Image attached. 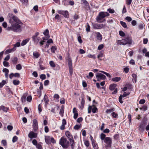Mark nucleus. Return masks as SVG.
Masks as SVG:
<instances>
[{
	"label": "nucleus",
	"mask_w": 149,
	"mask_h": 149,
	"mask_svg": "<svg viewBox=\"0 0 149 149\" xmlns=\"http://www.w3.org/2000/svg\"><path fill=\"white\" fill-rule=\"evenodd\" d=\"M8 17L9 22L11 24H13V31L16 32H21L22 29L19 24H23V23L13 14L8 13Z\"/></svg>",
	"instance_id": "f257e3e1"
},
{
	"label": "nucleus",
	"mask_w": 149,
	"mask_h": 149,
	"mask_svg": "<svg viewBox=\"0 0 149 149\" xmlns=\"http://www.w3.org/2000/svg\"><path fill=\"white\" fill-rule=\"evenodd\" d=\"M109 15V14L108 12H101L99 13L96 19L97 22L102 23L106 21V19L104 18Z\"/></svg>",
	"instance_id": "f03ea898"
},
{
	"label": "nucleus",
	"mask_w": 149,
	"mask_h": 149,
	"mask_svg": "<svg viewBox=\"0 0 149 149\" xmlns=\"http://www.w3.org/2000/svg\"><path fill=\"white\" fill-rule=\"evenodd\" d=\"M59 143L64 149L68 148L70 146L69 142L66 138L63 137H61L60 139Z\"/></svg>",
	"instance_id": "7ed1b4c3"
},
{
	"label": "nucleus",
	"mask_w": 149,
	"mask_h": 149,
	"mask_svg": "<svg viewBox=\"0 0 149 149\" xmlns=\"http://www.w3.org/2000/svg\"><path fill=\"white\" fill-rule=\"evenodd\" d=\"M146 120L143 119L141 122L140 124L138 127L139 131L143 132L145 130V127L147 125V122Z\"/></svg>",
	"instance_id": "20e7f679"
},
{
	"label": "nucleus",
	"mask_w": 149,
	"mask_h": 149,
	"mask_svg": "<svg viewBox=\"0 0 149 149\" xmlns=\"http://www.w3.org/2000/svg\"><path fill=\"white\" fill-rule=\"evenodd\" d=\"M123 42V45L128 44L131 45L132 44V38L131 36L129 35H126L124 39H122Z\"/></svg>",
	"instance_id": "39448f33"
},
{
	"label": "nucleus",
	"mask_w": 149,
	"mask_h": 149,
	"mask_svg": "<svg viewBox=\"0 0 149 149\" xmlns=\"http://www.w3.org/2000/svg\"><path fill=\"white\" fill-rule=\"evenodd\" d=\"M68 65L69 68L70 74V76H72L73 74L72 61L70 55H68Z\"/></svg>",
	"instance_id": "423d86ee"
},
{
	"label": "nucleus",
	"mask_w": 149,
	"mask_h": 149,
	"mask_svg": "<svg viewBox=\"0 0 149 149\" xmlns=\"http://www.w3.org/2000/svg\"><path fill=\"white\" fill-rule=\"evenodd\" d=\"M88 113H90L91 112L93 113H95L98 111V109L95 106L93 105L92 106H89L88 107Z\"/></svg>",
	"instance_id": "0eeeda50"
},
{
	"label": "nucleus",
	"mask_w": 149,
	"mask_h": 149,
	"mask_svg": "<svg viewBox=\"0 0 149 149\" xmlns=\"http://www.w3.org/2000/svg\"><path fill=\"white\" fill-rule=\"evenodd\" d=\"M104 141L106 144V148H109L111 147L112 143V140L110 137H106L105 139H104Z\"/></svg>",
	"instance_id": "6e6552de"
},
{
	"label": "nucleus",
	"mask_w": 149,
	"mask_h": 149,
	"mask_svg": "<svg viewBox=\"0 0 149 149\" xmlns=\"http://www.w3.org/2000/svg\"><path fill=\"white\" fill-rule=\"evenodd\" d=\"M92 25L93 29H100L105 26V25L103 24H99L93 23H92Z\"/></svg>",
	"instance_id": "1a4fd4ad"
},
{
	"label": "nucleus",
	"mask_w": 149,
	"mask_h": 149,
	"mask_svg": "<svg viewBox=\"0 0 149 149\" xmlns=\"http://www.w3.org/2000/svg\"><path fill=\"white\" fill-rule=\"evenodd\" d=\"M32 127L34 132L37 131L38 128V123L36 119H34L33 121Z\"/></svg>",
	"instance_id": "9d476101"
},
{
	"label": "nucleus",
	"mask_w": 149,
	"mask_h": 149,
	"mask_svg": "<svg viewBox=\"0 0 149 149\" xmlns=\"http://www.w3.org/2000/svg\"><path fill=\"white\" fill-rule=\"evenodd\" d=\"M58 12L59 14L63 15L65 18H68L69 17V13L67 10H59L58 11Z\"/></svg>",
	"instance_id": "9b49d317"
},
{
	"label": "nucleus",
	"mask_w": 149,
	"mask_h": 149,
	"mask_svg": "<svg viewBox=\"0 0 149 149\" xmlns=\"http://www.w3.org/2000/svg\"><path fill=\"white\" fill-rule=\"evenodd\" d=\"M28 137L31 139L36 138L37 137V134L33 131H31L29 134Z\"/></svg>",
	"instance_id": "f8f14e48"
},
{
	"label": "nucleus",
	"mask_w": 149,
	"mask_h": 149,
	"mask_svg": "<svg viewBox=\"0 0 149 149\" xmlns=\"http://www.w3.org/2000/svg\"><path fill=\"white\" fill-rule=\"evenodd\" d=\"M96 77V78H99L102 80H104L106 78L105 75L100 73H97Z\"/></svg>",
	"instance_id": "ddd939ff"
},
{
	"label": "nucleus",
	"mask_w": 149,
	"mask_h": 149,
	"mask_svg": "<svg viewBox=\"0 0 149 149\" xmlns=\"http://www.w3.org/2000/svg\"><path fill=\"white\" fill-rule=\"evenodd\" d=\"M85 104V100L84 96L83 95V96H81V105L80 107V108L82 110L84 108Z\"/></svg>",
	"instance_id": "4468645a"
},
{
	"label": "nucleus",
	"mask_w": 149,
	"mask_h": 149,
	"mask_svg": "<svg viewBox=\"0 0 149 149\" xmlns=\"http://www.w3.org/2000/svg\"><path fill=\"white\" fill-rule=\"evenodd\" d=\"M33 58L34 59L37 58L40 56V54L37 52H34L33 53Z\"/></svg>",
	"instance_id": "2eb2a0df"
},
{
	"label": "nucleus",
	"mask_w": 149,
	"mask_h": 149,
	"mask_svg": "<svg viewBox=\"0 0 149 149\" xmlns=\"http://www.w3.org/2000/svg\"><path fill=\"white\" fill-rule=\"evenodd\" d=\"M64 111V106L62 105L61 107L60 111L59 112V114L61 117L63 116V114Z\"/></svg>",
	"instance_id": "dca6fc26"
},
{
	"label": "nucleus",
	"mask_w": 149,
	"mask_h": 149,
	"mask_svg": "<svg viewBox=\"0 0 149 149\" xmlns=\"http://www.w3.org/2000/svg\"><path fill=\"white\" fill-rule=\"evenodd\" d=\"M95 33L97 35V38L98 40H102V36L99 32H95Z\"/></svg>",
	"instance_id": "f3484780"
},
{
	"label": "nucleus",
	"mask_w": 149,
	"mask_h": 149,
	"mask_svg": "<svg viewBox=\"0 0 149 149\" xmlns=\"http://www.w3.org/2000/svg\"><path fill=\"white\" fill-rule=\"evenodd\" d=\"M117 85L116 84H111L109 85V89L111 91H113L115 89Z\"/></svg>",
	"instance_id": "a211bd4d"
},
{
	"label": "nucleus",
	"mask_w": 149,
	"mask_h": 149,
	"mask_svg": "<svg viewBox=\"0 0 149 149\" xmlns=\"http://www.w3.org/2000/svg\"><path fill=\"white\" fill-rule=\"evenodd\" d=\"M16 50V48L13 47L10 49H7L5 52V54H6L10 53L15 51Z\"/></svg>",
	"instance_id": "6ab92c4d"
},
{
	"label": "nucleus",
	"mask_w": 149,
	"mask_h": 149,
	"mask_svg": "<svg viewBox=\"0 0 149 149\" xmlns=\"http://www.w3.org/2000/svg\"><path fill=\"white\" fill-rule=\"evenodd\" d=\"M66 136L69 139H73L72 136L71 134L70 133L69 131H67L65 132Z\"/></svg>",
	"instance_id": "aec40b11"
},
{
	"label": "nucleus",
	"mask_w": 149,
	"mask_h": 149,
	"mask_svg": "<svg viewBox=\"0 0 149 149\" xmlns=\"http://www.w3.org/2000/svg\"><path fill=\"white\" fill-rule=\"evenodd\" d=\"M45 141L46 143L47 144L49 145L51 144V142L50 141V138L49 136H45Z\"/></svg>",
	"instance_id": "412c9836"
},
{
	"label": "nucleus",
	"mask_w": 149,
	"mask_h": 149,
	"mask_svg": "<svg viewBox=\"0 0 149 149\" xmlns=\"http://www.w3.org/2000/svg\"><path fill=\"white\" fill-rule=\"evenodd\" d=\"M11 60L13 64L15 65L17 63L18 59L17 57H14L12 58Z\"/></svg>",
	"instance_id": "4be33fe9"
},
{
	"label": "nucleus",
	"mask_w": 149,
	"mask_h": 149,
	"mask_svg": "<svg viewBox=\"0 0 149 149\" xmlns=\"http://www.w3.org/2000/svg\"><path fill=\"white\" fill-rule=\"evenodd\" d=\"M43 34L45 36L48 37V38H49V32L48 29H46L43 32Z\"/></svg>",
	"instance_id": "5701e85b"
},
{
	"label": "nucleus",
	"mask_w": 149,
	"mask_h": 149,
	"mask_svg": "<svg viewBox=\"0 0 149 149\" xmlns=\"http://www.w3.org/2000/svg\"><path fill=\"white\" fill-rule=\"evenodd\" d=\"M121 79V77H116L113 78L112 79V80L114 82H118Z\"/></svg>",
	"instance_id": "b1692460"
},
{
	"label": "nucleus",
	"mask_w": 149,
	"mask_h": 149,
	"mask_svg": "<svg viewBox=\"0 0 149 149\" xmlns=\"http://www.w3.org/2000/svg\"><path fill=\"white\" fill-rule=\"evenodd\" d=\"M126 87H125L123 88H122V89L123 91L125 92L126 91L127 89V87L128 88L131 87V85L130 84H126Z\"/></svg>",
	"instance_id": "393cba45"
},
{
	"label": "nucleus",
	"mask_w": 149,
	"mask_h": 149,
	"mask_svg": "<svg viewBox=\"0 0 149 149\" xmlns=\"http://www.w3.org/2000/svg\"><path fill=\"white\" fill-rule=\"evenodd\" d=\"M115 110V109L114 108H112L109 109H107L106 110L105 112L107 113H110L112 112H113V111Z\"/></svg>",
	"instance_id": "a878e982"
},
{
	"label": "nucleus",
	"mask_w": 149,
	"mask_h": 149,
	"mask_svg": "<svg viewBox=\"0 0 149 149\" xmlns=\"http://www.w3.org/2000/svg\"><path fill=\"white\" fill-rule=\"evenodd\" d=\"M50 49L51 52L54 53H55V51L57 49V47L56 46H53L51 47Z\"/></svg>",
	"instance_id": "bb28decb"
},
{
	"label": "nucleus",
	"mask_w": 149,
	"mask_h": 149,
	"mask_svg": "<svg viewBox=\"0 0 149 149\" xmlns=\"http://www.w3.org/2000/svg\"><path fill=\"white\" fill-rule=\"evenodd\" d=\"M43 100L45 104H47L49 102V99H48V97L46 95H45L44 96Z\"/></svg>",
	"instance_id": "cd10ccee"
},
{
	"label": "nucleus",
	"mask_w": 149,
	"mask_h": 149,
	"mask_svg": "<svg viewBox=\"0 0 149 149\" xmlns=\"http://www.w3.org/2000/svg\"><path fill=\"white\" fill-rule=\"evenodd\" d=\"M69 140L70 141L71 143L72 142L71 144V146L72 149H74V141L73 139H69Z\"/></svg>",
	"instance_id": "c85d7f7f"
},
{
	"label": "nucleus",
	"mask_w": 149,
	"mask_h": 149,
	"mask_svg": "<svg viewBox=\"0 0 149 149\" xmlns=\"http://www.w3.org/2000/svg\"><path fill=\"white\" fill-rule=\"evenodd\" d=\"M29 41V39H26L25 40H23L22 43H21V45L22 46H24Z\"/></svg>",
	"instance_id": "c756f323"
},
{
	"label": "nucleus",
	"mask_w": 149,
	"mask_h": 149,
	"mask_svg": "<svg viewBox=\"0 0 149 149\" xmlns=\"http://www.w3.org/2000/svg\"><path fill=\"white\" fill-rule=\"evenodd\" d=\"M144 25V23L143 22H142L141 23L139 24L138 25L139 28L141 30L143 29Z\"/></svg>",
	"instance_id": "7c9ffc66"
},
{
	"label": "nucleus",
	"mask_w": 149,
	"mask_h": 149,
	"mask_svg": "<svg viewBox=\"0 0 149 149\" xmlns=\"http://www.w3.org/2000/svg\"><path fill=\"white\" fill-rule=\"evenodd\" d=\"M106 135L103 133H101L100 135V139L102 140H104L106 138Z\"/></svg>",
	"instance_id": "2f4dec72"
},
{
	"label": "nucleus",
	"mask_w": 149,
	"mask_h": 149,
	"mask_svg": "<svg viewBox=\"0 0 149 149\" xmlns=\"http://www.w3.org/2000/svg\"><path fill=\"white\" fill-rule=\"evenodd\" d=\"M113 118H117L118 117V114L115 112H113L111 114Z\"/></svg>",
	"instance_id": "473e14b6"
},
{
	"label": "nucleus",
	"mask_w": 149,
	"mask_h": 149,
	"mask_svg": "<svg viewBox=\"0 0 149 149\" xmlns=\"http://www.w3.org/2000/svg\"><path fill=\"white\" fill-rule=\"evenodd\" d=\"M33 40L35 42L38 43L39 42L40 38L39 37H35L34 39H33V37H32Z\"/></svg>",
	"instance_id": "72a5a7b5"
},
{
	"label": "nucleus",
	"mask_w": 149,
	"mask_h": 149,
	"mask_svg": "<svg viewBox=\"0 0 149 149\" xmlns=\"http://www.w3.org/2000/svg\"><path fill=\"white\" fill-rule=\"evenodd\" d=\"M120 23L121 25L125 28H126L127 27V25L125 22L123 21H120Z\"/></svg>",
	"instance_id": "f704fd0d"
},
{
	"label": "nucleus",
	"mask_w": 149,
	"mask_h": 149,
	"mask_svg": "<svg viewBox=\"0 0 149 149\" xmlns=\"http://www.w3.org/2000/svg\"><path fill=\"white\" fill-rule=\"evenodd\" d=\"M13 83L15 85H17L20 84V81L19 80H14L13 81Z\"/></svg>",
	"instance_id": "c9c22d12"
},
{
	"label": "nucleus",
	"mask_w": 149,
	"mask_h": 149,
	"mask_svg": "<svg viewBox=\"0 0 149 149\" xmlns=\"http://www.w3.org/2000/svg\"><path fill=\"white\" fill-rule=\"evenodd\" d=\"M6 83L5 80H2L1 82L0 83V88H2L3 86Z\"/></svg>",
	"instance_id": "e433bc0d"
},
{
	"label": "nucleus",
	"mask_w": 149,
	"mask_h": 149,
	"mask_svg": "<svg viewBox=\"0 0 149 149\" xmlns=\"http://www.w3.org/2000/svg\"><path fill=\"white\" fill-rule=\"evenodd\" d=\"M80 17L76 13H75L73 16V19L74 20H77L78 19H79Z\"/></svg>",
	"instance_id": "4c0bfd02"
},
{
	"label": "nucleus",
	"mask_w": 149,
	"mask_h": 149,
	"mask_svg": "<svg viewBox=\"0 0 149 149\" xmlns=\"http://www.w3.org/2000/svg\"><path fill=\"white\" fill-rule=\"evenodd\" d=\"M87 57H88L89 58H92L93 59H95L96 58V57L95 54H88L87 55Z\"/></svg>",
	"instance_id": "58836bf2"
},
{
	"label": "nucleus",
	"mask_w": 149,
	"mask_h": 149,
	"mask_svg": "<svg viewBox=\"0 0 149 149\" xmlns=\"http://www.w3.org/2000/svg\"><path fill=\"white\" fill-rule=\"evenodd\" d=\"M20 1L23 4L27 5L28 3V0H20Z\"/></svg>",
	"instance_id": "ea45409f"
},
{
	"label": "nucleus",
	"mask_w": 149,
	"mask_h": 149,
	"mask_svg": "<svg viewBox=\"0 0 149 149\" xmlns=\"http://www.w3.org/2000/svg\"><path fill=\"white\" fill-rule=\"evenodd\" d=\"M81 2L84 3L86 6H89V3L86 0H81Z\"/></svg>",
	"instance_id": "a19ab883"
},
{
	"label": "nucleus",
	"mask_w": 149,
	"mask_h": 149,
	"mask_svg": "<svg viewBox=\"0 0 149 149\" xmlns=\"http://www.w3.org/2000/svg\"><path fill=\"white\" fill-rule=\"evenodd\" d=\"M122 41V40H117L116 43L117 45H123V42Z\"/></svg>",
	"instance_id": "79ce46f5"
},
{
	"label": "nucleus",
	"mask_w": 149,
	"mask_h": 149,
	"mask_svg": "<svg viewBox=\"0 0 149 149\" xmlns=\"http://www.w3.org/2000/svg\"><path fill=\"white\" fill-rule=\"evenodd\" d=\"M86 24L87 26L86 28V31L88 32H89L90 31V26L88 23H87Z\"/></svg>",
	"instance_id": "37998d69"
},
{
	"label": "nucleus",
	"mask_w": 149,
	"mask_h": 149,
	"mask_svg": "<svg viewBox=\"0 0 149 149\" xmlns=\"http://www.w3.org/2000/svg\"><path fill=\"white\" fill-rule=\"evenodd\" d=\"M16 69L18 70H20L22 69V67L20 64H18L16 65Z\"/></svg>",
	"instance_id": "c03bdc74"
},
{
	"label": "nucleus",
	"mask_w": 149,
	"mask_h": 149,
	"mask_svg": "<svg viewBox=\"0 0 149 149\" xmlns=\"http://www.w3.org/2000/svg\"><path fill=\"white\" fill-rule=\"evenodd\" d=\"M40 77L42 80H44L46 78V75L44 74H41L40 75Z\"/></svg>",
	"instance_id": "a18cd8bd"
},
{
	"label": "nucleus",
	"mask_w": 149,
	"mask_h": 149,
	"mask_svg": "<svg viewBox=\"0 0 149 149\" xmlns=\"http://www.w3.org/2000/svg\"><path fill=\"white\" fill-rule=\"evenodd\" d=\"M18 139V137L16 136H15L13 138L12 141L13 143H15L17 141Z\"/></svg>",
	"instance_id": "49530a36"
},
{
	"label": "nucleus",
	"mask_w": 149,
	"mask_h": 149,
	"mask_svg": "<svg viewBox=\"0 0 149 149\" xmlns=\"http://www.w3.org/2000/svg\"><path fill=\"white\" fill-rule=\"evenodd\" d=\"M49 63L50 66L54 68L55 67V64L53 61H49Z\"/></svg>",
	"instance_id": "de8ad7c7"
},
{
	"label": "nucleus",
	"mask_w": 149,
	"mask_h": 149,
	"mask_svg": "<svg viewBox=\"0 0 149 149\" xmlns=\"http://www.w3.org/2000/svg\"><path fill=\"white\" fill-rule=\"evenodd\" d=\"M2 110L4 112H7L8 110V108L3 106H2Z\"/></svg>",
	"instance_id": "09e8293b"
},
{
	"label": "nucleus",
	"mask_w": 149,
	"mask_h": 149,
	"mask_svg": "<svg viewBox=\"0 0 149 149\" xmlns=\"http://www.w3.org/2000/svg\"><path fill=\"white\" fill-rule=\"evenodd\" d=\"M103 54L102 53L100 52L97 56L98 58L100 60H102L100 58L101 57H102L103 56Z\"/></svg>",
	"instance_id": "8fccbe9b"
},
{
	"label": "nucleus",
	"mask_w": 149,
	"mask_h": 149,
	"mask_svg": "<svg viewBox=\"0 0 149 149\" xmlns=\"http://www.w3.org/2000/svg\"><path fill=\"white\" fill-rule=\"evenodd\" d=\"M84 145L86 147H88L89 146L90 143L88 140H86L84 142Z\"/></svg>",
	"instance_id": "3c124183"
},
{
	"label": "nucleus",
	"mask_w": 149,
	"mask_h": 149,
	"mask_svg": "<svg viewBox=\"0 0 149 149\" xmlns=\"http://www.w3.org/2000/svg\"><path fill=\"white\" fill-rule=\"evenodd\" d=\"M26 96L25 95H23L22 97L21 98V100L23 103V102L26 101Z\"/></svg>",
	"instance_id": "603ef678"
},
{
	"label": "nucleus",
	"mask_w": 149,
	"mask_h": 149,
	"mask_svg": "<svg viewBox=\"0 0 149 149\" xmlns=\"http://www.w3.org/2000/svg\"><path fill=\"white\" fill-rule=\"evenodd\" d=\"M32 143L35 146H36L38 145V142L37 141L34 139L32 141Z\"/></svg>",
	"instance_id": "864d4df0"
},
{
	"label": "nucleus",
	"mask_w": 149,
	"mask_h": 149,
	"mask_svg": "<svg viewBox=\"0 0 149 149\" xmlns=\"http://www.w3.org/2000/svg\"><path fill=\"white\" fill-rule=\"evenodd\" d=\"M32 97L31 95L28 96L27 97V101L29 102H30L32 100Z\"/></svg>",
	"instance_id": "5fc2aeb1"
},
{
	"label": "nucleus",
	"mask_w": 149,
	"mask_h": 149,
	"mask_svg": "<svg viewBox=\"0 0 149 149\" xmlns=\"http://www.w3.org/2000/svg\"><path fill=\"white\" fill-rule=\"evenodd\" d=\"M119 34L121 36L124 37L125 36V33L122 31H119Z\"/></svg>",
	"instance_id": "6e6d98bb"
},
{
	"label": "nucleus",
	"mask_w": 149,
	"mask_h": 149,
	"mask_svg": "<svg viewBox=\"0 0 149 149\" xmlns=\"http://www.w3.org/2000/svg\"><path fill=\"white\" fill-rule=\"evenodd\" d=\"M1 143L2 144H3V146H6L7 145V143L6 141L5 140H2L1 141Z\"/></svg>",
	"instance_id": "4d7b16f0"
},
{
	"label": "nucleus",
	"mask_w": 149,
	"mask_h": 149,
	"mask_svg": "<svg viewBox=\"0 0 149 149\" xmlns=\"http://www.w3.org/2000/svg\"><path fill=\"white\" fill-rule=\"evenodd\" d=\"M78 41L80 43H81L82 42V40L81 39V36L79 35L77 38Z\"/></svg>",
	"instance_id": "13d9d810"
},
{
	"label": "nucleus",
	"mask_w": 149,
	"mask_h": 149,
	"mask_svg": "<svg viewBox=\"0 0 149 149\" xmlns=\"http://www.w3.org/2000/svg\"><path fill=\"white\" fill-rule=\"evenodd\" d=\"M128 118L129 119V125H130L131 122V115L129 114L128 115Z\"/></svg>",
	"instance_id": "bf43d9fd"
},
{
	"label": "nucleus",
	"mask_w": 149,
	"mask_h": 149,
	"mask_svg": "<svg viewBox=\"0 0 149 149\" xmlns=\"http://www.w3.org/2000/svg\"><path fill=\"white\" fill-rule=\"evenodd\" d=\"M132 0H126V3L128 5H130L132 3Z\"/></svg>",
	"instance_id": "052dcab7"
},
{
	"label": "nucleus",
	"mask_w": 149,
	"mask_h": 149,
	"mask_svg": "<svg viewBox=\"0 0 149 149\" xmlns=\"http://www.w3.org/2000/svg\"><path fill=\"white\" fill-rule=\"evenodd\" d=\"M130 94V93L129 92L126 93V92H124L123 95H122L123 97H126L128 95Z\"/></svg>",
	"instance_id": "680f3d73"
},
{
	"label": "nucleus",
	"mask_w": 149,
	"mask_h": 149,
	"mask_svg": "<svg viewBox=\"0 0 149 149\" xmlns=\"http://www.w3.org/2000/svg\"><path fill=\"white\" fill-rule=\"evenodd\" d=\"M104 47V45L103 44H101L99 45L98 47V49L99 50H101Z\"/></svg>",
	"instance_id": "e2e57ef3"
},
{
	"label": "nucleus",
	"mask_w": 149,
	"mask_h": 149,
	"mask_svg": "<svg viewBox=\"0 0 149 149\" xmlns=\"http://www.w3.org/2000/svg\"><path fill=\"white\" fill-rule=\"evenodd\" d=\"M110 131L109 129L106 128L103 130V132L104 133H108L110 132Z\"/></svg>",
	"instance_id": "0e129e2a"
},
{
	"label": "nucleus",
	"mask_w": 149,
	"mask_h": 149,
	"mask_svg": "<svg viewBox=\"0 0 149 149\" xmlns=\"http://www.w3.org/2000/svg\"><path fill=\"white\" fill-rule=\"evenodd\" d=\"M107 11L110 13H114L115 11L113 9L111 8H109L107 9Z\"/></svg>",
	"instance_id": "69168bd1"
},
{
	"label": "nucleus",
	"mask_w": 149,
	"mask_h": 149,
	"mask_svg": "<svg viewBox=\"0 0 149 149\" xmlns=\"http://www.w3.org/2000/svg\"><path fill=\"white\" fill-rule=\"evenodd\" d=\"M36 147L37 149H43L42 146L40 143H38Z\"/></svg>",
	"instance_id": "338daca9"
},
{
	"label": "nucleus",
	"mask_w": 149,
	"mask_h": 149,
	"mask_svg": "<svg viewBox=\"0 0 149 149\" xmlns=\"http://www.w3.org/2000/svg\"><path fill=\"white\" fill-rule=\"evenodd\" d=\"M3 65L5 67H7L9 65V63L8 62L6 61H4L3 62Z\"/></svg>",
	"instance_id": "774afa93"
}]
</instances>
